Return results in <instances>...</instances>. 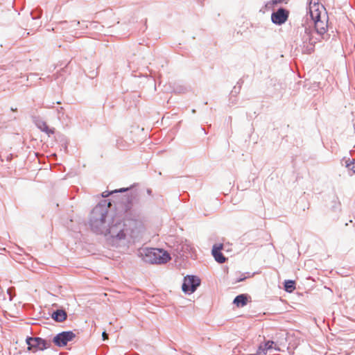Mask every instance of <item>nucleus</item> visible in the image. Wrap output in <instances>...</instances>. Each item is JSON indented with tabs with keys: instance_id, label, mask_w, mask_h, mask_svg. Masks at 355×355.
Wrapping results in <instances>:
<instances>
[{
	"instance_id": "obj_1",
	"label": "nucleus",
	"mask_w": 355,
	"mask_h": 355,
	"mask_svg": "<svg viewBox=\"0 0 355 355\" xmlns=\"http://www.w3.org/2000/svg\"><path fill=\"white\" fill-rule=\"evenodd\" d=\"M106 211L101 207H96L93 209L91 214V225L97 233L110 236L111 238L119 240L123 239L125 237L124 232V223L120 216H115L109 222L108 225L105 222Z\"/></svg>"
},
{
	"instance_id": "obj_2",
	"label": "nucleus",
	"mask_w": 355,
	"mask_h": 355,
	"mask_svg": "<svg viewBox=\"0 0 355 355\" xmlns=\"http://www.w3.org/2000/svg\"><path fill=\"white\" fill-rule=\"evenodd\" d=\"M145 261L150 263H165L171 259L169 254L162 249H147L145 253Z\"/></svg>"
},
{
	"instance_id": "obj_3",
	"label": "nucleus",
	"mask_w": 355,
	"mask_h": 355,
	"mask_svg": "<svg viewBox=\"0 0 355 355\" xmlns=\"http://www.w3.org/2000/svg\"><path fill=\"white\" fill-rule=\"evenodd\" d=\"M309 12L312 19L325 18L327 16L324 7L319 2V0L310 1Z\"/></svg>"
},
{
	"instance_id": "obj_4",
	"label": "nucleus",
	"mask_w": 355,
	"mask_h": 355,
	"mask_svg": "<svg viewBox=\"0 0 355 355\" xmlns=\"http://www.w3.org/2000/svg\"><path fill=\"white\" fill-rule=\"evenodd\" d=\"M26 344L28 345V349L33 352H36L39 350H44L50 347V343H47L45 340L38 337H29L26 338Z\"/></svg>"
},
{
	"instance_id": "obj_5",
	"label": "nucleus",
	"mask_w": 355,
	"mask_h": 355,
	"mask_svg": "<svg viewBox=\"0 0 355 355\" xmlns=\"http://www.w3.org/2000/svg\"><path fill=\"white\" fill-rule=\"evenodd\" d=\"M200 280L196 276H187L184 279L182 289L185 293H193L200 285Z\"/></svg>"
},
{
	"instance_id": "obj_6",
	"label": "nucleus",
	"mask_w": 355,
	"mask_h": 355,
	"mask_svg": "<svg viewBox=\"0 0 355 355\" xmlns=\"http://www.w3.org/2000/svg\"><path fill=\"white\" fill-rule=\"evenodd\" d=\"M75 338V334L72 331H63L58 334L53 338V343L58 347H64L68 342Z\"/></svg>"
},
{
	"instance_id": "obj_7",
	"label": "nucleus",
	"mask_w": 355,
	"mask_h": 355,
	"mask_svg": "<svg viewBox=\"0 0 355 355\" xmlns=\"http://www.w3.org/2000/svg\"><path fill=\"white\" fill-rule=\"evenodd\" d=\"M288 17V12L283 8L277 10V12L272 13L271 19L273 23L276 24H284Z\"/></svg>"
},
{
	"instance_id": "obj_8",
	"label": "nucleus",
	"mask_w": 355,
	"mask_h": 355,
	"mask_svg": "<svg viewBox=\"0 0 355 355\" xmlns=\"http://www.w3.org/2000/svg\"><path fill=\"white\" fill-rule=\"evenodd\" d=\"M315 24V28L318 33L320 35L324 34L327 31V21H328V17H325V18H320V19H313Z\"/></svg>"
},
{
	"instance_id": "obj_9",
	"label": "nucleus",
	"mask_w": 355,
	"mask_h": 355,
	"mask_svg": "<svg viewBox=\"0 0 355 355\" xmlns=\"http://www.w3.org/2000/svg\"><path fill=\"white\" fill-rule=\"evenodd\" d=\"M223 247V245L222 243L216 244L213 246L211 252L215 260L220 263H223L226 261V258L220 252Z\"/></svg>"
},
{
	"instance_id": "obj_10",
	"label": "nucleus",
	"mask_w": 355,
	"mask_h": 355,
	"mask_svg": "<svg viewBox=\"0 0 355 355\" xmlns=\"http://www.w3.org/2000/svg\"><path fill=\"white\" fill-rule=\"evenodd\" d=\"M272 349H279L276 347V345L273 341L268 340L264 344L260 345L257 354L259 355H267L268 351Z\"/></svg>"
},
{
	"instance_id": "obj_11",
	"label": "nucleus",
	"mask_w": 355,
	"mask_h": 355,
	"mask_svg": "<svg viewBox=\"0 0 355 355\" xmlns=\"http://www.w3.org/2000/svg\"><path fill=\"white\" fill-rule=\"evenodd\" d=\"M52 318L56 322H63L67 318V313L64 310H57L52 313Z\"/></svg>"
},
{
	"instance_id": "obj_12",
	"label": "nucleus",
	"mask_w": 355,
	"mask_h": 355,
	"mask_svg": "<svg viewBox=\"0 0 355 355\" xmlns=\"http://www.w3.org/2000/svg\"><path fill=\"white\" fill-rule=\"evenodd\" d=\"M248 301V298L246 295L241 294L235 297L234 300V303L238 306H244L246 305Z\"/></svg>"
},
{
	"instance_id": "obj_13",
	"label": "nucleus",
	"mask_w": 355,
	"mask_h": 355,
	"mask_svg": "<svg viewBox=\"0 0 355 355\" xmlns=\"http://www.w3.org/2000/svg\"><path fill=\"white\" fill-rule=\"evenodd\" d=\"M38 128L43 132H45L47 135H50L51 134L54 133V130L51 129L48 125L44 121H40L37 123Z\"/></svg>"
},
{
	"instance_id": "obj_14",
	"label": "nucleus",
	"mask_w": 355,
	"mask_h": 355,
	"mask_svg": "<svg viewBox=\"0 0 355 355\" xmlns=\"http://www.w3.org/2000/svg\"><path fill=\"white\" fill-rule=\"evenodd\" d=\"M284 289L286 292L292 293L295 289V282L293 280H286L284 282Z\"/></svg>"
},
{
	"instance_id": "obj_15",
	"label": "nucleus",
	"mask_w": 355,
	"mask_h": 355,
	"mask_svg": "<svg viewBox=\"0 0 355 355\" xmlns=\"http://www.w3.org/2000/svg\"><path fill=\"white\" fill-rule=\"evenodd\" d=\"M303 40H304V44L309 43L311 45H313V44L315 43V41H313V38L311 37V32L309 30H308V29L304 30V34L303 35Z\"/></svg>"
},
{
	"instance_id": "obj_16",
	"label": "nucleus",
	"mask_w": 355,
	"mask_h": 355,
	"mask_svg": "<svg viewBox=\"0 0 355 355\" xmlns=\"http://www.w3.org/2000/svg\"><path fill=\"white\" fill-rule=\"evenodd\" d=\"M132 203L129 200H127L126 202H124L122 205V207H121V209L124 210L127 215L129 212H130V214L132 215Z\"/></svg>"
},
{
	"instance_id": "obj_17",
	"label": "nucleus",
	"mask_w": 355,
	"mask_h": 355,
	"mask_svg": "<svg viewBox=\"0 0 355 355\" xmlns=\"http://www.w3.org/2000/svg\"><path fill=\"white\" fill-rule=\"evenodd\" d=\"M346 167L352 172L353 174H355V162L354 160L346 162Z\"/></svg>"
},
{
	"instance_id": "obj_18",
	"label": "nucleus",
	"mask_w": 355,
	"mask_h": 355,
	"mask_svg": "<svg viewBox=\"0 0 355 355\" xmlns=\"http://www.w3.org/2000/svg\"><path fill=\"white\" fill-rule=\"evenodd\" d=\"M102 337H103V339L105 340H107L108 339V335L106 332L103 331V334H102Z\"/></svg>"
},
{
	"instance_id": "obj_19",
	"label": "nucleus",
	"mask_w": 355,
	"mask_h": 355,
	"mask_svg": "<svg viewBox=\"0 0 355 355\" xmlns=\"http://www.w3.org/2000/svg\"><path fill=\"white\" fill-rule=\"evenodd\" d=\"M245 279V277H243L241 279H239L236 280V282H241L242 280H244Z\"/></svg>"
}]
</instances>
